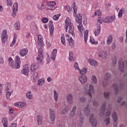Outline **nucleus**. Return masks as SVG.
<instances>
[{"label": "nucleus", "mask_w": 127, "mask_h": 127, "mask_svg": "<svg viewBox=\"0 0 127 127\" xmlns=\"http://www.w3.org/2000/svg\"><path fill=\"white\" fill-rule=\"evenodd\" d=\"M34 16L32 15H27L26 17L27 20H31L33 18Z\"/></svg>", "instance_id": "de8ad7c7"}, {"label": "nucleus", "mask_w": 127, "mask_h": 127, "mask_svg": "<svg viewBox=\"0 0 127 127\" xmlns=\"http://www.w3.org/2000/svg\"><path fill=\"white\" fill-rule=\"evenodd\" d=\"M96 27H97V29L94 31V34L95 36H98L101 33V25L97 24Z\"/></svg>", "instance_id": "412c9836"}, {"label": "nucleus", "mask_w": 127, "mask_h": 127, "mask_svg": "<svg viewBox=\"0 0 127 127\" xmlns=\"http://www.w3.org/2000/svg\"><path fill=\"white\" fill-rule=\"evenodd\" d=\"M54 98L55 99V100L56 102H57L58 101V93H57V91L56 90H54Z\"/></svg>", "instance_id": "4c0bfd02"}, {"label": "nucleus", "mask_w": 127, "mask_h": 127, "mask_svg": "<svg viewBox=\"0 0 127 127\" xmlns=\"http://www.w3.org/2000/svg\"><path fill=\"white\" fill-rule=\"evenodd\" d=\"M90 105L87 104L86 106L83 109V113L86 117H88L91 113V109L89 108Z\"/></svg>", "instance_id": "ddd939ff"}, {"label": "nucleus", "mask_w": 127, "mask_h": 127, "mask_svg": "<svg viewBox=\"0 0 127 127\" xmlns=\"http://www.w3.org/2000/svg\"><path fill=\"white\" fill-rule=\"evenodd\" d=\"M104 122L106 124V126H108L111 123L110 117L105 118L104 119Z\"/></svg>", "instance_id": "e433bc0d"}, {"label": "nucleus", "mask_w": 127, "mask_h": 127, "mask_svg": "<svg viewBox=\"0 0 127 127\" xmlns=\"http://www.w3.org/2000/svg\"><path fill=\"white\" fill-rule=\"evenodd\" d=\"M76 109H77V107H76V106H74L72 107V110L70 112V113L69 114V116H68L69 119H72V118H73V117L75 116Z\"/></svg>", "instance_id": "2eb2a0df"}, {"label": "nucleus", "mask_w": 127, "mask_h": 127, "mask_svg": "<svg viewBox=\"0 0 127 127\" xmlns=\"http://www.w3.org/2000/svg\"><path fill=\"white\" fill-rule=\"evenodd\" d=\"M74 68H75V69H76V70H78L79 71L80 68H79V65H78V63H74Z\"/></svg>", "instance_id": "bf43d9fd"}, {"label": "nucleus", "mask_w": 127, "mask_h": 127, "mask_svg": "<svg viewBox=\"0 0 127 127\" xmlns=\"http://www.w3.org/2000/svg\"><path fill=\"white\" fill-rule=\"evenodd\" d=\"M26 106V103L25 102H20V109H21V108H24Z\"/></svg>", "instance_id": "3c124183"}, {"label": "nucleus", "mask_w": 127, "mask_h": 127, "mask_svg": "<svg viewBox=\"0 0 127 127\" xmlns=\"http://www.w3.org/2000/svg\"><path fill=\"white\" fill-rule=\"evenodd\" d=\"M72 8L73 9L74 14L73 15H75V14H77V8H76V3L74 2L73 4L72 5Z\"/></svg>", "instance_id": "a19ab883"}, {"label": "nucleus", "mask_w": 127, "mask_h": 127, "mask_svg": "<svg viewBox=\"0 0 127 127\" xmlns=\"http://www.w3.org/2000/svg\"><path fill=\"white\" fill-rule=\"evenodd\" d=\"M38 65L36 63H33L31 65V71L32 72H35L36 70L38 69Z\"/></svg>", "instance_id": "5701e85b"}, {"label": "nucleus", "mask_w": 127, "mask_h": 127, "mask_svg": "<svg viewBox=\"0 0 127 127\" xmlns=\"http://www.w3.org/2000/svg\"><path fill=\"white\" fill-rule=\"evenodd\" d=\"M49 24L50 26V33L51 35H53V32H54V26L53 25V22H52V20L49 21Z\"/></svg>", "instance_id": "6ab92c4d"}, {"label": "nucleus", "mask_w": 127, "mask_h": 127, "mask_svg": "<svg viewBox=\"0 0 127 127\" xmlns=\"http://www.w3.org/2000/svg\"><path fill=\"white\" fill-rule=\"evenodd\" d=\"M78 71H79L80 74L84 75V74H86V73H87V68H83L81 70L79 69V70H78Z\"/></svg>", "instance_id": "ea45409f"}, {"label": "nucleus", "mask_w": 127, "mask_h": 127, "mask_svg": "<svg viewBox=\"0 0 127 127\" xmlns=\"http://www.w3.org/2000/svg\"><path fill=\"white\" fill-rule=\"evenodd\" d=\"M55 4H56L55 1L49 2L47 4L49 7L48 9H49L50 10H54V9H55Z\"/></svg>", "instance_id": "dca6fc26"}, {"label": "nucleus", "mask_w": 127, "mask_h": 127, "mask_svg": "<svg viewBox=\"0 0 127 127\" xmlns=\"http://www.w3.org/2000/svg\"><path fill=\"white\" fill-rule=\"evenodd\" d=\"M41 47L39 49L38 56L37 57V60L39 63L42 62V60H43V50H42V48Z\"/></svg>", "instance_id": "0eeeda50"}, {"label": "nucleus", "mask_w": 127, "mask_h": 127, "mask_svg": "<svg viewBox=\"0 0 127 127\" xmlns=\"http://www.w3.org/2000/svg\"><path fill=\"white\" fill-rule=\"evenodd\" d=\"M33 77L34 80H36V79L38 78V73H37V72H35L33 73Z\"/></svg>", "instance_id": "09e8293b"}, {"label": "nucleus", "mask_w": 127, "mask_h": 127, "mask_svg": "<svg viewBox=\"0 0 127 127\" xmlns=\"http://www.w3.org/2000/svg\"><path fill=\"white\" fill-rule=\"evenodd\" d=\"M60 15H61L60 14H58L54 15L53 18V20H57L58 19H59V17H60Z\"/></svg>", "instance_id": "49530a36"}, {"label": "nucleus", "mask_w": 127, "mask_h": 127, "mask_svg": "<svg viewBox=\"0 0 127 127\" xmlns=\"http://www.w3.org/2000/svg\"><path fill=\"white\" fill-rule=\"evenodd\" d=\"M79 16H77V17H76V21H77V23H79V25L77 26L78 30H82V28H83V26L82 25V22H83V20H82V14H78Z\"/></svg>", "instance_id": "423d86ee"}, {"label": "nucleus", "mask_w": 127, "mask_h": 127, "mask_svg": "<svg viewBox=\"0 0 127 127\" xmlns=\"http://www.w3.org/2000/svg\"><path fill=\"white\" fill-rule=\"evenodd\" d=\"M123 16V9H121L118 13V17L121 18Z\"/></svg>", "instance_id": "4d7b16f0"}, {"label": "nucleus", "mask_w": 127, "mask_h": 127, "mask_svg": "<svg viewBox=\"0 0 127 127\" xmlns=\"http://www.w3.org/2000/svg\"><path fill=\"white\" fill-rule=\"evenodd\" d=\"M106 105L107 103L106 102L103 103L102 104V108L99 113V116L101 118L103 117H110V116H111V105L108 106V109H106Z\"/></svg>", "instance_id": "f03ea898"}, {"label": "nucleus", "mask_w": 127, "mask_h": 127, "mask_svg": "<svg viewBox=\"0 0 127 127\" xmlns=\"http://www.w3.org/2000/svg\"><path fill=\"white\" fill-rule=\"evenodd\" d=\"M119 69L121 72H124L125 68L127 66V62L126 60H120L119 61Z\"/></svg>", "instance_id": "39448f33"}, {"label": "nucleus", "mask_w": 127, "mask_h": 127, "mask_svg": "<svg viewBox=\"0 0 127 127\" xmlns=\"http://www.w3.org/2000/svg\"><path fill=\"white\" fill-rule=\"evenodd\" d=\"M65 36L64 35V34H62V36L61 38V42L63 45L64 46H66V43L65 42Z\"/></svg>", "instance_id": "72a5a7b5"}, {"label": "nucleus", "mask_w": 127, "mask_h": 127, "mask_svg": "<svg viewBox=\"0 0 127 127\" xmlns=\"http://www.w3.org/2000/svg\"><path fill=\"white\" fill-rule=\"evenodd\" d=\"M2 123H3V127H8L7 126V124H8V122H7V119H6V118H3L2 119Z\"/></svg>", "instance_id": "cd10ccee"}, {"label": "nucleus", "mask_w": 127, "mask_h": 127, "mask_svg": "<svg viewBox=\"0 0 127 127\" xmlns=\"http://www.w3.org/2000/svg\"><path fill=\"white\" fill-rule=\"evenodd\" d=\"M65 10H67V11H71V10H72V8L69 5H66L65 6Z\"/></svg>", "instance_id": "5fc2aeb1"}, {"label": "nucleus", "mask_w": 127, "mask_h": 127, "mask_svg": "<svg viewBox=\"0 0 127 127\" xmlns=\"http://www.w3.org/2000/svg\"><path fill=\"white\" fill-rule=\"evenodd\" d=\"M111 48L113 50L116 49V44L113 43L111 45Z\"/></svg>", "instance_id": "774afa93"}, {"label": "nucleus", "mask_w": 127, "mask_h": 127, "mask_svg": "<svg viewBox=\"0 0 127 127\" xmlns=\"http://www.w3.org/2000/svg\"><path fill=\"white\" fill-rule=\"evenodd\" d=\"M110 96V93L109 92H105L104 94V97L105 98V99H109V96Z\"/></svg>", "instance_id": "8fccbe9b"}, {"label": "nucleus", "mask_w": 127, "mask_h": 127, "mask_svg": "<svg viewBox=\"0 0 127 127\" xmlns=\"http://www.w3.org/2000/svg\"><path fill=\"white\" fill-rule=\"evenodd\" d=\"M117 61H118L117 60L116 57H114V58H113L112 63V65L113 66H115V65H116L117 64Z\"/></svg>", "instance_id": "c03bdc74"}, {"label": "nucleus", "mask_w": 127, "mask_h": 127, "mask_svg": "<svg viewBox=\"0 0 127 127\" xmlns=\"http://www.w3.org/2000/svg\"><path fill=\"white\" fill-rule=\"evenodd\" d=\"M37 120L39 126H41L42 125V117L40 116H38L37 117Z\"/></svg>", "instance_id": "2f4dec72"}, {"label": "nucleus", "mask_w": 127, "mask_h": 127, "mask_svg": "<svg viewBox=\"0 0 127 127\" xmlns=\"http://www.w3.org/2000/svg\"><path fill=\"white\" fill-rule=\"evenodd\" d=\"M87 76L85 75L80 76L79 77V81L81 84H85L87 83Z\"/></svg>", "instance_id": "aec40b11"}, {"label": "nucleus", "mask_w": 127, "mask_h": 127, "mask_svg": "<svg viewBox=\"0 0 127 127\" xmlns=\"http://www.w3.org/2000/svg\"><path fill=\"white\" fill-rule=\"evenodd\" d=\"M79 101L80 103H85V102H86V98L84 97H81L80 98Z\"/></svg>", "instance_id": "13d9d810"}, {"label": "nucleus", "mask_w": 127, "mask_h": 127, "mask_svg": "<svg viewBox=\"0 0 127 127\" xmlns=\"http://www.w3.org/2000/svg\"><path fill=\"white\" fill-rule=\"evenodd\" d=\"M99 56L101 59H106L107 58V52L105 51H102L100 52Z\"/></svg>", "instance_id": "4be33fe9"}, {"label": "nucleus", "mask_w": 127, "mask_h": 127, "mask_svg": "<svg viewBox=\"0 0 127 127\" xmlns=\"http://www.w3.org/2000/svg\"><path fill=\"white\" fill-rule=\"evenodd\" d=\"M9 113H10V114H13V112L14 111V110H13V109L12 108V107H9Z\"/></svg>", "instance_id": "69168bd1"}, {"label": "nucleus", "mask_w": 127, "mask_h": 127, "mask_svg": "<svg viewBox=\"0 0 127 127\" xmlns=\"http://www.w3.org/2000/svg\"><path fill=\"white\" fill-rule=\"evenodd\" d=\"M93 105L94 107H98L99 106V103L98 101L95 100L93 101Z\"/></svg>", "instance_id": "680f3d73"}, {"label": "nucleus", "mask_w": 127, "mask_h": 127, "mask_svg": "<svg viewBox=\"0 0 127 127\" xmlns=\"http://www.w3.org/2000/svg\"><path fill=\"white\" fill-rule=\"evenodd\" d=\"M111 78H112V74L111 73L108 72L105 74L104 76V79H106V80H108V81H110Z\"/></svg>", "instance_id": "c85d7f7f"}, {"label": "nucleus", "mask_w": 127, "mask_h": 127, "mask_svg": "<svg viewBox=\"0 0 127 127\" xmlns=\"http://www.w3.org/2000/svg\"><path fill=\"white\" fill-rule=\"evenodd\" d=\"M115 94L117 95L118 93H119V85H118V84L117 83H114L113 86Z\"/></svg>", "instance_id": "bb28decb"}, {"label": "nucleus", "mask_w": 127, "mask_h": 127, "mask_svg": "<svg viewBox=\"0 0 127 127\" xmlns=\"http://www.w3.org/2000/svg\"><path fill=\"white\" fill-rule=\"evenodd\" d=\"M45 7H46V6L43 4L39 7V10H43V9H45Z\"/></svg>", "instance_id": "e2e57ef3"}, {"label": "nucleus", "mask_w": 127, "mask_h": 127, "mask_svg": "<svg viewBox=\"0 0 127 127\" xmlns=\"http://www.w3.org/2000/svg\"><path fill=\"white\" fill-rule=\"evenodd\" d=\"M38 44L39 46L41 47H43L44 46V44L43 43V38L42 36L39 35H38Z\"/></svg>", "instance_id": "f3484780"}, {"label": "nucleus", "mask_w": 127, "mask_h": 127, "mask_svg": "<svg viewBox=\"0 0 127 127\" xmlns=\"http://www.w3.org/2000/svg\"><path fill=\"white\" fill-rule=\"evenodd\" d=\"M8 60L9 61V66L11 67L13 69H19L20 68L21 61L18 56H16L15 62H13L11 58H9Z\"/></svg>", "instance_id": "f257e3e1"}, {"label": "nucleus", "mask_w": 127, "mask_h": 127, "mask_svg": "<svg viewBox=\"0 0 127 127\" xmlns=\"http://www.w3.org/2000/svg\"><path fill=\"white\" fill-rule=\"evenodd\" d=\"M67 41L69 43V46H70V47H74V46H75V43L74 42V40L72 38V37H70L69 39H67Z\"/></svg>", "instance_id": "b1692460"}, {"label": "nucleus", "mask_w": 127, "mask_h": 127, "mask_svg": "<svg viewBox=\"0 0 127 127\" xmlns=\"http://www.w3.org/2000/svg\"><path fill=\"white\" fill-rule=\"evenodd\" d=\"M109 80L107 79V78H104L103 81V87H107L108 85L109 84Z\"/></svg>", "instance_id": "58836bf2"}, {"label": "nucleus", "mask_w": 127, "mask_h": 127, "mask_svg": "<svg viewBox=\"0 0 127 127\" xmlns=\"http://www.w3.org/2000/svg\"><path fill=\"white\" fill-rule=\"evenodd\" d=\"M7 2V5H10V6H11V5H12V2H11V0H6Z\"/></svg>", "instance_id": "052dcab7"}, {"label": "nucleus", "mask_w": 127, "mask_h": 127, "mask_svg": "<svg viewBox=\"0 0 127 127\" xmlns=\"http://www.w3.org/2000/svg\"><path fill=\"white\" fill-rule=\"evenodd\" d=\"M7 38V31L6 30H4L1 34V41L2 43H5V41Z\"/></svg>", "instance_id": "4468645a"}, {"label": "nucleus", "mask_w": 127, "mask_h": 127, "mask_svg": "<svg viewBox=\"0 0 127 127\" xmlns=\"http://www.w3.org/2000/svg\"><path fill=\"white\" fill-rule=\"evenodd\" d=\"M85 122V120H78L77 122V125L79 127H83V124H84V122Z\"/></svg>", "instance_id": "79ce46f5"}, {"label": "nucleus", "mask_w": 127, "mask_h": 127, "mask_svg": "<svg viewBox=\"0 0 127 127\" xmlns=\"http://www.w3.org/2000/svg\"><path fill=\"white\" fill-rule=\"evenodd\" d=\"M68 107H66L64 108V109H63V111L62 112V115H64L67 114L68 112Z\"/></svg>", "instance_id": "a18cd8bd"}, {"label": "nucleus", "mask_w": 127, "mask_h": 127, "mask_svg": "<svg viewBox=\"0 0 127 127\" xmlns=\"http://www.w3.org/2000/svg\"><path fill=\"white\" fill-rule=\"evenodd\" d=\"M79 117V120L85 121L84 114L82 113V112H79L78 114Z\"/></svg>", "instance_id": "c756f323"}, {"label": "nucleus", "mask_w": 127, "mask_h": 127, "mask_svg": "<svg viewBox=\"0 0 127 127\" xmlns=\"http://www.w3.org/2000/svg\"><path fill=\"white\" fill-rule=\"evenodd\" d=\"M26 97L29 100H31L32 99V95L31 94H26Z\"/></svg>", "instance_id": "0e129e2a"}, {"label": "nucleus", "mask_w": 127, "mask_h": 127, "mask_svg": "<svg viewBox=\"0 0 127 127\" xmlns=\"http://www.w3.org/2000/svg\"><path fill=\"white\" fill-rule=\"evenodd\" d=\"M108 40H109L110 41H112V40H113V36H112V35L109 36Z\"/></svg>", "instance_id": "338daca9"}, {"label": "nucleus", "mask_w": 127, "mask_h": 127, "mask_svg": "<svg viewBox=\"0 0 127 127\" xmlns=\"http://www.w3.org/2000/svg\"><path fill=\"white\" fill-rule=\"evenodd\" d=\"M83 89L85 91V94L88 95V97L90 98V101L92 99V95L95 93V90L94 89V86L90 84L88 85V84H85L83 86Z\"/></svg>", "instance_id": "7ed1b4c3"}, {"label": "nucleus", "mask_w": 127, "mask_h": 127, "mask_svg": "<svg viewBox=\"0 0 127 127\" xmlns=\"http://www.w3.org/2000/svg\"><path fill=\"white\" fill-rule=\"evenodd\" d=\"M37 85L40 87H41V86H43V85H44V80L43 79H39L38 80Z\"/></svg>", "instance_id": "473e14b6"}, {"label": "nucleus", "mask_w": 127, "mask_h": 127, "mask_svg": "<svg viewBox=\"0 0 127 127\" xmlns=\"http://www.w3.org/2000/svg\"><path fill=\"white\" fill-rule=\"evenodd\" d=\"M89 33V31L88 30H86L85 31L84 34V41L85 43H87V39H88V34Z\"/></svg>", "instance_id": "f704fd0d"}, {"label": "nucleus", "mask_w": 127, "mask_h": 127, "mask_svg": "<svg viewBox=\"0 0 127 127\" xmlns=\"http://www.w3.org/2000/svg\"><path fill=\"white\" fill-rule=\"evenodd\" d=\"M49 20L46 17H44V18H42V22H43V23H46L48 22Z\"/></svg>", "instance_id": "603ef678"}, {"label": "nucleus", "mask_w": 127, "mask_h": 127, "mask_svg": "<svg viewBox=\"0 0 127 127\" xmlns=\"http://www.w3.org/2000/svg\"><path fill=\"white\" fill-rule=\"evenodd\" d=\"M50 118L51 119V121L52 122V124H54V122L55 121V119H56V115H55V111L53 109H50Z\"/></svg>", "instance_id": "9d476101"}, {"label": "nucleus", "mask_w": 127, "mask_h": 127, "mask_svg": "<svg viewBox=\"0 0 127 127\" xmlns=\"http://www.w3.org/2000/svg\"><path fill=\"white\" fill-rule=\"evenodd\" d=\"M17 8H18V4L16 2H15L13 6V12H16L17 11Z\"/></svg>", "instance_id": "c9c22d12"}, {"label": "nucleus", "mask_w": 127, "mask_h": 127, "mask_svg": "<svg viewBox=\"0 0 127 127\" xmlns=\"http://www.w3.org/2000/svg\"><path fill=\"white\" fill-rule=\"evenodd\" d=\"M10 96H11V92H10L9 91H7L6 94V99L9 98V97H10Z\"/></svg>", "instance_id": "864d4df0"}, {"label": "nucleus", "mask_w": 127, "mask_h": 127, "mask_svg": "<svg viewBox=\"0 0 127 127\" xmlns=\"http://www.w3.org/2000/svg\"><path fill=\"white\" fill-rule=\"evenodd\" d=\"M51 58L53 61H55V59L56 58V54H52L51 55Z\"/></svg>", "instance_id": "6e6d98bb"}, {"label": "nucleus", "mask_w": 127, "mask_h": 127, "mask_svg": "<svg viewBox=\"0 0 127 127\" xmlns=\"http://www.w3.org/2000/svg\"><path fill=\"white\" fill-rule=\"evenodd\" d=\"M28 53V50L26 49H23V50H21L20 52V55L23 57L24 56H25L26 54Z\"/></svg>", "instance_id": "393cba45"}, {"label": "nucleus", "mask_w": 127, "mask_h": 127, "mask_svg": "<svg viewBox=\"0 0 127 127\" xmlns=\"http://www.w3.org/2000/svg\"><path fill=\"white\" fill-rule=\"evenodd\" d=\"M66 101L68 104L72 105L73 104V94L69 93L66 96Z\"/></svg>", "instance_id": "a211bd4d"}, {"label": "nucleus", "mask_w": 127, "mask_h": 127, "mask_svg": "<svg viewBox=\"0 0 127 127\" xmlns=\"http://www.w3.org/2000/svg\"><path fill=\"white\" fill-rule=\"evenodd\" d=\"M88 63L91 66H97V61H96L94 60L90 59L88 61Z\"/></svg>", "instance_id": "a878e982"}, {"label": "nucleus", "mask_w": 127, "mask_h": 127, "mask_svg": "<svg viewBox=\"0 0 127 127\" xmlns=\"http://www.w3.org/2000/svg\"><path fill=\"white\" fill-rule=\"evenodd\" d=\"M112 118L114 121V127H118V116L117 113L114 112L112 114Z\"/></svg>", "instance_id": "f8f14e48"}, {"label": "nucleus", "mask_w": 127, "mask_h": 127, "mask_svg": "<svg viewBox=\"0 0 127 127\" xmlns=\"http://www.w3.org/2000/svg\"><path fill=\"white\" fill-rule=\"evenodd\" d=\"M14 26L16 30H19L20 29V23H19V21L15 23Z\"/></svg>", "instance_id": "7c9ffc66"}, {"label": "nucleus", "mask_w": 127, "mask_h": 127, "mask_svg": "<svg viewBox=\"0 0 127 127\" xmlns=\"http://www.w3.org/2000/svg\"><path fill=\"white\" fill-rule=\"evenodd\" d=\"M65 25L64 26V28L65 29L66 32H67V29H68V28L69 33H70L72 36H73V37H74L75 33H74V26L73 25V24L70 22V21L69 20L68 18H67L65 20Z\"/></svg>", "instance_id": "20e7f679"}, {"label": "nucleus", "mask_w": 127, "mask_h": 127, "mask_svg": "<svg viewBox=\"0 0 127 127\" xmlns=\"http://www.w3.org/2000/svg\"><path fill=\"white\" fill-rule=\"evenodd\" d=\"M29 69H30L29 66H28V65H26L25 67H23V69L21 70V74L25 75L26 76H28V74L29 73Z\"/></svg>", "instance_id": "9b49d317"}, {"label": "nucleus", "mask_w": 127, "mask_h": 127, "mask_svg": "<svg viewBox=\"0 0 127 127\" xmlns=\"http://www.w3.org/2000/svg\"><path fill=\"white\" fill-rule=\"evenodd\" d=\"M90 123L91 124V126L93 127H97V120L94 117V114H91L90 118Z\"/></svg>", "instance_id": "1a4fd4ad"}, {"label": "nucleus", "mask_w": 127, "mask_h": 127, "mask_svg": "<svg viewBox=\"0 0 127 127\" xmlns=\"http://www.w3.org/2000/svg\"><path fill=\"white\" fill-rule=\"evenodd\" d=\"M92 82L93 84H97V77H96V76L93 75L91 78Z\"/></svg>", "instance_id": "37998d69"}, {"label": "nucleus", "mask_w": 127, "mask_h": 127, "mask_svg": "<svg viewBox=\"0 0 127 127\" xmlns=\"http://www.w3.org/2000/svg\"><path fill=\"white\" fill-rule=\"evenodd\" d=\"M116 19V16H108L106 18H104L103 20V22L105 23H111V22H113Z\"/></svg>", "instance_id": "6e6552de"}]
</instances>
